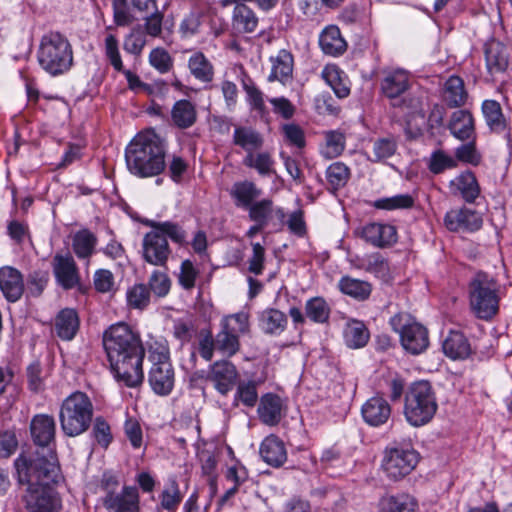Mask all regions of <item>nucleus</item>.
<instances>
[{"instance_id": "nucleus-46", "label": "nucleus", "mask_w": 512, "mask_h": 512, "mask_svg": "<svg viewBox=\"0 0 512 512\" xmlns=\"http://www.w3.org/2000/svg\"><path fill=\"white\" fill-rule=\"evenodd\" d=\"M369 334L363 323L354 321L347 324L344 330L345 343L350 348H361L366 345Z\"/></svg>"}, {"instance_id": "nucleus-58", "label": "nucleus", "mask_w": 512, "mask_h": 512, "mask_svg": "<svg viewBox=\"0 0 512 512\" xmlns=\"http://www.w3.org/2000/svg\"><path fill=\"white\" fill-rule=\"evenodd\" d=\"M182 496L179 490L178 483L175 479H171L169 486L163 490L161 494V506L165 510H175L180 504Z\"/></svg>"}, {"instance_id": "nucleus-37", "label": "nucleus", "mask_w": 512, "mask_h": 512, "mask_svg": "<svg viewBox=\"0 0 512 512\" xmlns=\"http://www.w3.org/2000/svg\"><path fill=\"white\" fill-rule=\"evenodd\" d=\"M147 225L155 230L161 231L166 239L169 238L180 247L187 248L189 246L187 233L180 224L172 221L157 222L150 220L147 222Z\"/></svg>"}, {"instance_id": "nucleus-21", "label": "nucleus", "mask_w": 512, "mask_h": 512, "mask_svg": "<svg viewBox=\"0 0 512 512\" xmlns=\"http://www.w3.org/2000/svg\"><path fill=\"white\" fill-rule=\"evenodd\" d=\"M0 289L9 302L18 301L24 291L20 272L10 266L0 268Z\"/></svg>"}, {"instance_id": "nucleus-10", "label": "nucleus", "mask_w": 512, "mask_h": 512, "mask_svg": "<svg viewBox=\"0 0 512 512\" xmlns=\"http://www.w3.org/2000/svg\"><path fill=\"white\" fill-rule=\"evenodd\" d=\"M393 331L399 334L405 351L418 355L429 346L428 330L408 313H397L390 321Z\"/></svg>"}, {"instance_id": "nucleus-4", "label": "nucleus", "mask_w": 512, "mask_h": 512, "mask_svg": "<svg viewBox=\"0 0 512 512\" xmlns=\"http://www.w3.org/2000/svg\"><path fill=\"white\" fill-rule=\"evenodd\" d=\"M127 170L137 178L157 177L166 169V145L153 130L137 133L125 148Z\"/></svg>"}, {"instance_id": "nucleus-42", "label": "nucleus", "mask_w": 512, "mask_h": 512, "mask_svg": "<svg viewBox=\"0 0 512 512\" xmlns=\"http://www.w3.org/2000/svg\"><path fill=\"white\" fill-rule=\"evenodd\" d=\"M350 178L349 168L342 162H334L326 170L328 190L335 193L343 188Z\"/></svg>"}, {"instance_id": "nucleus-23", "label": "nucleus", "mask_w": 512, "mask_h": 512, "mask_svg": "<svg viewBox=\"0 0 512 512\" xmlns=\"http://www.w3.org/2000/svg\"><path fill=\"white\" fill-rule=\"evenodd\" d=\"M80 320L76 310L62 309L55 317L54 330L56 335L64 340L71 341L79 331Z\"/></svg>"}, {"instance_id": "nucleus-19", "label": "nucleus", "mask_w": 512, "mask_h": 512, "mask_svg": "<svg viewBox=\"0 0 512 512\" xmlns=\"http://www.w3.org/2000/svg\"><path fill=\"white\" fill-rule=\"evenodd\" d=\"M282 399L273 393L264 394L260 398L257 413L260 421L267 426H276L284 416Z\"/></svg>"}, {"instance_id": "nucleus-28", "label": "nucleus", "mask_w": 512, "mask_h": 512, "mask_svg": "<svg viewBox=\"0 0 512 512\" xmlns=\"http://www.w3.org/2000/svg\"><path fill=\"white\" fill-rule=\"evenodd\" d=\"M270 61L272 68L268 80L270 82L277 80L286 83L292 77L293 73L294 58L292 53L286 49H282L276 56L270 57Z\"/></svg>"}, {"instance_id": "nucleus-27", "label": "nucleus", "mask_w": 512, "mask_h": 512, "mask_svg": "<svg viewBox=\"0 0 512 512\" xmlns=\"http://www.w3.org/2000/svg\"><path fill=\"white\" fill-rule=\"evenodd\" d=\"M258 320L260 330L271 336H278L284 332L288 323L286 314L275 308L263 310Z\"/></svg>"}, {"instance_id": "nucleus-40", "label": "nucleus", "mask_w": 512, "mask_h": 512, "mask_svg": "<svg viewBox=\"0 0 512 512\" xmlns=\"http://www.w3.org/2000/svg\"><path fill=\"white\" fill-rule=\"evenodd\" d=\"M246 209L249 211V218L255 223L253 228L261 230L267 226L273 213V202L270 199H262L252 203Z\"/></svg>"}, {"instance_id": "nucleus-41", "label": "nucleus", "mask_w": 512, "mask_h": 512, "mask_svg": "<svg viewBox=\"0 0 512 512\" xmlns=\"http://www.w3.org/2000/svg\"><path fill=\"white\" fill-rule=\"evenodd\" d=\"M97 237L89 229L77 231L72 239L73 251L77 256H92L97 245Z\"/></svg>"}, {"instance_id": "nucleus-47", "label": "nucleus", "mask_w": 512, "mask_h": 512, "mask_svg": "<svg viewBox=\"0 0 512 512\" xmlns=\"http://www.w3.org/2000/svg\"><path fill=\"white\" fill-rule=\"evenodd\" d=\"M458 166L456 159L442 149L435 150L431 153L428 169L431 173L438 175L446 170L454 169Z\"/></svg>"}, {"instance_id": "nucleus-26", "label": "nucleus", "mask_w": 512, "mask_h": 512, "mask_svg": "<svg viewBox=\"0 0 512 512\" xmlns=\"http://www.w3.org/2000/svg\"><path fill=\"white\" fill-rule=\"evenodd\" d=\"M260 455L268 465L273 467H280L287 460L284 443L275 435H270L262 441Z\"/></svg>"}, {"instance_id": "nucleus-54", "label": "nucleus", "mask_w": 512, "mask_h": 512, "mask_svg": "<svg viewBox=\"0 0 512 512\" xmlns=\"http://www.w3.org/2000/svg\"><path fill=\"white\" fill-rule=\"evenodd\" d=\"M148 58L150 65L160 74H166L173 68L174 60L172 56L162 47L152 49Z\"/></svg>"}, {"instance_id": "nucleus-20", "label": "nucleus", "mask_w": 512, "mask_h": 512, "mask_svg": "<svg viewBox=\"0 0 512 512\" xmlns=\"http://www.w3.org/2000/svg\"><path fill=\"white\" fill-rule=\"evenodd\" d=\"M441 97L449 108L463 107L469 97L464 80L458 75L449 76L443 84Z\"/></svg>"}, {"instance_id": "nucleus-63", "label": "nucleus", "mask_w": 512, "mask_h": 512, "mask_svg": "<svg viewBox=\"0 0 512 512\" xmlns=\"http://www.w3.org/2000/svg\"><path fill=\"white\" fill-rule=\"evenodd\" d=\"M216 349V340L209 330H202L199 335L198 352L203 359L210 361Z\"/></svg>"}, {"instance_id": "nucleus-61", "label": "nucleus", "mask_w": 512, "mask_h": 512, "mask_svg": "<svg viewBox=\"0 0 512 512\" xmlns=\"http://www.w3.org/2000/svg\"><path fill=\"white\" fill-rule=\"evenodd\" d=\"M236 398L244 405L253 407L258 399L257 387L255 382H241L237 387Z\"/></svg>"}, {"instance_id": "nucleus-31", "label": "nucleus", "mask_w": 512, "mask_h": 512, "mask_svg": "<svg viewBox=\"0 0 512 512\" xmlns=\"http://www.w3.org/2000/svg\"><path fill=\"white\" fill-rule=\"evenodd\" d=\"M232 141L235 146L242 148L246 154L261 149L264 144L263 136L248 126H236Z\"/></svg>"}, {"instance_id": "nucleus-24", "label": "nucleus", "mask_w": 512, "mask_h": 512, "mask_svg": "<svg viewBox=\"0 0 512 512\" xmlns=\"http://www.w3.org/2000/svg\"><path fill=\"white\" fill-rule=\"evenodd\" d=\"M481 111L490 132L502 134L508 130L509 120L505 117L498 101L492 99L484 100L481 105Z\"/></svg>"}, {"instance_id": "nucleus-7", "label": "nucleus", "mask_w": 512, "mask_h": 512, "mask_svg": "<svg viewBox=\"0 0 512 512\" xmlns=\"http://www.w3.org/2000/svg\"><path fill=\"white\" fill-rule=\"evenodd\" d=\"M438 409L435 391L429 381L412 383L405 395L404 415L416 427L430 422Z\"/></svg>"}, {"instance_id": "nucleus-36", "label": "nucleus", "mask_w": 512, "mask_h": 512, "mask_svg": "<svg viewBox=\"0 0 512 512\" xmlns=\"http://www.w3.org/2000/svg\"><path fill=\"white\" fill-rule=\"evenodd\" d=\"M243 164L248 168L255 169L258 174L263 177H269L275 173V161L272 155L267 151L258 153L249 152V154H246L243 158Z\"/></svg>"}, {"instance_id": "nucleus-30", "label": "nucleus", "mask_w": 512, "mask_h": 512, "mask_svg": "<svg viewBox=\"0 0 512 512\" xmlns=\"http://www.w3.org/2000/svg\"><path fill=\"white\" fill-rule=\"evenodd\" d=\"M259 19L247 4L236 5L232 12V27L242 34L253 33L258 27Z\"/></svg>"}, {"instance_id": "nucleus-22", "label": "nucleus", "mask_w": 512, "mask_h": 512, "mask_svg": "<svg viewBox=\"0 0 512 512\" xmlns=\"http://www.w3.org/2000/svg\"><path fill=\"white\" fill-rule=\"evenodd\" d=\"M442 349L444 354L453 360H464L472 353L469 340L462 332L455 330H451L444 338Z\"/></svg>"}, {"instance_id": "nucleus-9", "label": "nucleus", "mask_w": 512, "mask_h": 512, "mask_svg": "<svg viewBox=\"0 0 512 512\" xmlns=\"http://www.w3.org/2000/svg\"><path fill=\"white\" fill-rule=\"evenodd\" d=\"M56 424L52 416L47 414L35 415L30 424V433L36 446L34 452L23 453L18 458L32 460V462L52 461L59 465L55 453Z\"/></svg>"}, {"instance_id": "nucleus-57", "label": "nucleus", "mask_w": 512, "mask_h": 512, "mask_svg": "<svg viewBox=\"0 0 512 512\" xmlns=\"http://www.w3.org/2000/svg\"><path fill=\"white\" fill-rule=\"evenodd\" d=\"M243 89L247 94V101L251 108L260 115L267 113L263 92L254 83H244Z\"/></svg>"}, {"instance_id": "nucleus-44", "label": "nucleus", "mask_w": 512, "mask_h": 512, "mask_svg": "<svg viewBox=\"0 0 512 512\" xmlns=\"http://www.w3.org/2000/svg\"><path fill=\"white\" fill-rule=\"evenodd\" d=\"M339 288L344 294L360 301L367 299L371 293V286L368 282L350 277H343L339 282Z\"/></svg>"}, {"instance_id": "nucleus-55", "label": "nucleus", "mask_w": 512, "mask_h": 512, "mask_svg": "<svg viewBox=\"0 0 512 512\" xmlns=\"http://www.w3.org/2000/svg\"><path fill=\"white\" fill-rule=\"evenodd\" d=\"M104 53L115 71H123L124 65L119 51V41L115 35H106L104 39Z\"/></svg>"}, {"instance_id": "nucleus-49", "label": "nucleus", "mask_w": 512, "mask_h": 512, "mask_svg": "<svg viewBox=\"0 0 512 512\" xmlns=\"http://www.w3.org/2000/svg\"><path fill=\"white\" fill-rule=\"evenodd\" d=\"M419 505L415 497L407 493L391 496L386 503V512H418Z\"/></svg>"}, {"instance_id": "nucleus-52", "label": "nucleus", "mask_w": 512, "mask_h": 512, "mask_svg": "<svg viewBox=\"0 0 512 512\" xmlns=\"http://www.w3.org/2000/svg\"><path fill=\"white\" fill-rule=\"evenodd\" d=\"M164 16V12L160 9L142 16L143 25L141 29L144 34L152 38H160L163 33Z\"/></svg>"}, {"instance_id": "nucleus-16", "label": "nucleus", "mask_w": 512, "mask_h": 512, "mask_svg": "<svg viewBox=\"0 0 512 512\" xmlns=\"http://www.w3.org/2000/svg\"><path fill=\"white\" fill-rule=\"evenodd\" d=\"M484 56L487 72L491 75L504 73L509 65V52L500 41L492 38L484 44Z\"/></svg>"}, {"instance_id": "nucleus-48", "label": "nucleus", "mask_w": 512, "mask_h": 512, "mask_svg": "<svg viewBox=\"0 0 512 512\" xmlns=\"http://www.w3.org/2000/svg\"><path fill=\"white\" fill-rule=\"evenodd\" d=\"M384 400L381 397L369 399L362 407L364 420L371 426H379L384 422Z\"/></svg>"}, {"instance_id": "nucleus-6", "label": "nucleus", "mask_w": 512, "mask_h": 512, "mask_svg": "<svg viewBox=\"0 0 512 512\" xmlns=\"http://www.w3.org/2000/svg\"><path fill=\"white\" fill-rule=\"evenodd\" d=\"M93 411V404L84 392L76 391L69 395L62 402L59 412L63 433L68 437H76L87 431Z\"/></svg>"}, {"instance_id": "nucleus-38", "label": "nucleus", "mask_w": 512, "mask_h": 512, "mask_svg": "<svg viewBox=\"0 0 512 512\" xmlns=\"http://www.w3.org/2000/svg\"><path fill=\"white\" fill-rule=\"evenodd\" d=\"M143 256H167L170 253L169 244L161 231L153 229L143 239Z\"/></svg>"}, {"instance_id": "nucleus-33", "label": "nucleus", "mask_w": 512, "mask_h": 512, "mask_svg": "<svg viewBox=\"0 0 512 512\" xmlns=\"http://www.w3.org/2000/svg\"><path fill=\"white\" fill-rule=\"evenodd\" d=\"M171 119L173 124L180 129L190 128L197 120L195 105L187 99L176 101L171 110Z\"/></svg>"}, {"instance_id": "nucleus-12", "label": "nucleus", "mask_w": 512, "mask_h": 512, "mask_svg": "<svg viewBox=\"0 0 512 512\" xmlns=\"http://www.w3.org/2000/svg\"><path fill=\"white\" fill-rule=\"evenodd\" d=\"M152 367L149 371V383L158 395H168L174 386V371L169 359V350L163 344L150 348Z\"/></svg>"}, {"instance_id": "nucleus-50", "label": "nucleus", "mask_w": 512, "mask_h": 512, "mask_svg": "<svg viewBox=\"0 0 512 512\" xmlns=\"http://www.w3.org/2000/svg\"><path fill=\"white\" fill-rule=\"evenodd\" d=\"M359 237L368 245L376 248L384 247V225L381 223H368L356 231Z\"/></svg>"}, {"instance_id": "nucleus-29", "label": "nucleus", "mask_w": 512, "mask_h": 512, "mask_svg": "<svg viewBox=\"0 0 512 512\" xmlns=\"http://www.w3.org/2000/svg\"><path fill=\"white\" fill-rule=\"evenodd\" d=\"M319 45L322 51L331 56L342 55L347 49V43L335 25L327 26L320 34Z\"/></svg>"}, {"instance_id": "nucleus-11", "label": "nucleus", "mask_w": 512, "mask_h": 512, "mask_svg": "<svg viewBox=\"0 0 512 512\" xmlns=\"http://www.w3.org/2000/svg\"><path fill=\"white\" fill-rule=\"evenodd\" d=\"M119 481L113 475H104L101 489L104 495L101 498L103 507L108 512H140L139 493L134 486H124L117 491Z\"/></svg>"}, {"instance_id": "nucleus-56", "label": "nucleus", "mask_w": 512, "mask_h": 512, "mask_svg": "<svg viewBox=\"0 0 512 512\" xmlns=\"http://www.w3.org/2000/svg\"><path fill=\"white\" fill-rule=\"evenodd\" d=\"M306 315L314 322L323 323L329 317V307L324 299L315 297L307 301Z\"/></svg>"}, {"instance_id": "nucleus-17", "label": "nucleus", "mask_w": 512, "mask_h": 512, "mask_svg": "<svg viewBox=\"0 0 512 512\" xmlns=\"http://www.w3.org/2000/svg\"><path fill=\"white\" fill-rule=\"evenodd\" d=\"M447 128L453 137L462 142L477 138L475 119L469 110L458 109L452 112Z\"/></svg>"}, {"instance_id": "nucleus-3", "label": "nucleus", "mask_w": 512, "mask_h": 512, "mask_svg": "<svg viewBox=\"0 0 512 512\" xmlns=\"http://www.w3.org/2000/svg\"><path fill=\"white\" fill-rule=\"evenodd\" d=\"M411 87L409 71L397 68L386 73V99L389 100L390 119L399 123L409 139L423 135L424 110L419 99L407 94Z\"/></svg>"}, {"instance_id": "nucleus-60", "label": "nucleus", "mask_w": 512, "mask_h": 512, "mask_svg": "<svg viewBox=\"0 0 512 512\" xmlns=\"http://www.w3.org/2000/svg\"><path fill=\"white\" fill-rule=\"evenodd\" d=\"M149 291L145 285L139 284L133 286L127 292L128 304L137 309H143L149 303Z\"/></svg>"}, {"instance_id": "nucleus-35", "label": "nucleus", "mask_w": 512, "mask_h": 512, "mask_svg": "<svg viewBox=\"0 0 512 512\" xmlns=\"http://www.w3.org/2000/svg\"><path fill=\"white\" fill-rule=\"evenodd\" d=\"M230 195L236 206L247 208L261 195V190L253 182L245 180L234 183Z\"/></svg>"}, {"instance_id": "nucleus-53", "label": "nucleus", "mask_w": 512, "mask_h": 512, "mask_svg": "<svg viewBox=\"0 0 512 512\" xmlns=\"http://www.w3.org/2000/svg\"><path fill=\"white\" fill-rule=\"evenodd\" d=\"M467 143L460 145L455 149L454 158L456 161L471 164L477 166L482 160L481 154L478 152L476 147V138L466 140Z\"/></svg>"}, {"instance_id": "nucleus-2", "label": "nucleus", "mask_w": 512, "mask_h": 512, "mask_svg": "<svg viewBox=\"0 0 512 512\" xmlns=\"http://www.w3.org/2000/svg\"><path fill=\"white\" fill-rule=\"evenodd\" d=\"M14 466L18 482L27 485L23 501L27 512H59L62 508L59 494L53 488L61 479L59 465L52 461L32 462L17 458Z\"/></svg>"}, {"instance_id": "nucleus-51", "label": "nucleus", "mask_w": 512, "mask_h": 512, "mask_svg": "<svg viewBox=\"0 0 512 512\" xmlns=\"http://www.w3.org/2000/svg\"><path fill=\"white\" fill-rule=\"evenodd\" d=\"M146 35L141 29V25L133 27L125 36L123 41V49L134 56H140L147 44Z\"/></svg>"}, {"instance_id": "nucleus-18", "label": "nucleus", "mask_w": 512, "mask_h": 512, "mask_svg": "<svg viewBox=\"0 0 512 512\" xmlns=\"http://www.w3.org/2000/svg\"><path fill=\"white\" fill-rule=\"evenodd\" d=\"M453 194H459L466 203H474L480 196L481 188L476 175L471 170H465L458 174L449 183Z\"/></svg>"}, {"instance_id": "nucleus-5", "label": "nucleus", "mask_w": 512, "mask_h": 512, "mask_svg": "<svg viewBox=\"0 0 512 512\" xmlns=\"http://www.w3.org/2000/svg\"><path fill=\"white\" fill-rule=\"evenodd\" d=\"M73 59L72 45L64 34L49 31L41 37L37 61L50 76L57 77L67 73L73 66Z\"/></svg>"}, {"instance_id": "nucleus-59", "label": "nucleus", "mask_w": 512, "mask_h": 512, "mask_svg": "<svg viewBox=\"0 0 512 512\" xmlns=\"http://www.w3.org/2000/svg\"><path fill=\"white\" fill-rule=\"evenodd\" d=\"M113 20L117 26L125 27L132 24L134 16L128 9L127 0H112Z\"/></svg>"}, {"instance_id": "nucleus-15", "label": "nucleus", "mask_w": 512, "mask_h": 512, "mask_svg": "<svg viewBox=\"0 0 512 512\" xmlns=\"http://www.w3.org/2000/svg\"><path fill=\"white\" fill-rule=\"evenodd\" d=\"M238 378L236 367L229 361H216L210 367L208 380L222 395H227L234 387Z\"/></svg>"}, {"instance_id": "nucleus-1", "label": "nucleus", "mask_w": 512, "mask_h": 512, "mask_svg": "<svg viewBox=\"0 0 512 512\" xmlns=\"http://www.w3.org/2000/svg\"><path fill=\"white\" fill-rule=\"evenodd\" d=\"M103 346L117 381L135 388L144 380L145 350L139 336L123 322L111 325L103 334Z\"/></svg>"}, {"instance_id": "nucleus-62", "label": "nucleus", "mask_w": 512, "mask_h": 512, "mask_svg": "<svg viewBox=\"0 0 512 512\" xmlns=\"http://www.w3.org/2000/svg\"><path fill=\"white\" fill-rule=\"evenodd\" d=\"M149 287L156 296L164 297L170 291L171 281L167 274L157 271L151 275Z\"/></svg>"}, {"instance_id": "nucleus-13", "label": "nucleus", "mask_w": 512, "mask_h": 512, "mask_svg": "<svg viewBox=\"0 0 512 512\" xmlns=\"http://www.w3.org/2000/svg\"><path fill=\"white\" fill-rule=\"evenodd\" d=\"M419 454L409 445L391 448L386 459V474L393 480H399L416 467Z\"/></svg>"}, {"instance_id": "nucleus-45", "label": "nucleus", "mask_w": 512, "mask_h": 512, "mask_svg": "<svg viewBox=\"0 0 512 512\" xmlns=\"http://www.w3.org/2000/svg\"><path fill=\"white\" fill-rule=\"evenodd\" d=\"M325 147L322 154L327 159H333L342 154L345 149L346 137L338 130H330L324 133Z\"/></svg>"}, {"instance_id": "nucleus-25", "label": "nucleus", "mask_w": 512, "mask_h": 512, "mask_svg": "<svg viewBox=\"0 0 512 512\" xmlns=\"http://www.w3.org/2000/svg\"><path fill=\"white\" fill-rule=\"evenodd\" d=\"M321 77L338 98L344 99L350 95L349 78L337 65L327 64L321 72Z\"/></svg>"}, {"instance_id": "nucleus-34", "label": "nucleus", "mask_w": 512, "mask_h": 512, "mask_svg": "<svg viewBox=\"0 0 512 512\" xmlns=\"http://www.w3.org/2000/svg\"><path fill=\"white\" fill-rule=\"evenodd\" d=\"M188 68L195 79L209 83L214 78V67L210 60L200 51L194 52L188 60Z\"/></svg>"}, {"instance_id": "nucleus-64", "label": "nucleus", "mask_w": 512, "mask_h": 512, "mask_svg": "<svg viewBox=\"0 0 512 512\" xmlns=\"http://www.w3.org/2000/svg\"><path fill=\"white\" fill-rule=\"evenodd\" d=\"M93 435L99 445L107 448L112 440L109 424L102 417H97L93 424Z\"/></svg>"}, {"instance_id": "nucleus-8", "label": "nucleus", "mask_w": 512, "mask_h": 512, "mask_svg": "<svg viewBox=\"0 0 512 512\" xmlns=\"http://www.w3.org/2000/svg\"><path fill=\"white\" fill-rule=\"evenodd\" d=\"M497 282L479 272L469 284V305L476 318L490 321L499 312L500 296Z\"/></svg>"}, {"instance_id": "nucleus-43", "label": "nucleus", "mask_w": 512, "mask_h": 512, "mask_svg": "<svg viewBox=\"0 0 512 512\" xmlns=\"http://www.w3.org/2000/svg\"><path fill=\"white\" fill-rule=\"evenodd\" d=\"M204 14L200 11H190L184 15L179 24L178 32L183 39H190L201 33Z\"/></svg>"}, {"instance_id": "nucleus-39", "label": "nucleus", "mask_w": 512, "mask_h": 512, "mask_svg": "<svg viewBox=\"0 0 512 512\" xmlns=\"http://www.w3.org/2000/svg\"><path fill=\"white\" fill-rule=\"evenodd\" d=\"M216 349L222 354L231 357L235 355L240 348L238 335L234 328H229L228 323H223L222 330L216 335Z\"/></svg>"}, {"instance_id": "nucleus-32", "label": "nucleus", "mask_w": 512, "mask_h": 512, "mask_svg": "<svg viewBox=\"0 0 512 512\" xmlns=\"http://www.w3.org/2000/svg\"><path fill=\"white\" fill-rule=\"evenodd\" d=\"M54 274L64 289H72L79 283V274L73 258H55Z\"/></svg>"}, {"instance_id": "nucleus-14", "label": "nucleus", "mask_w": 512, "mask_h": 512, "mask_svg": "<svg viewBox=\"0 0 512 512\" xmlns=\"http://www.w3.org/2000/svg\"><path fill=\"white\" fill-rule=\"evenodd\" d=\"M443 223L451 232L473 233L482 227L483 218L478 211L461 206L447 211Z\"/></svg>"}]
</instances>
